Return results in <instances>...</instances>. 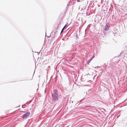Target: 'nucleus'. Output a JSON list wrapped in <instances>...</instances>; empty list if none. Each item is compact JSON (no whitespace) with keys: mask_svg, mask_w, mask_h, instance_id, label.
<instances>
[{"mask_svg":"<svg viewBox=\"0 0 127 127\" xmlns=\"http://www.w3.org/2000/svg\"><path fill=\"white\" fill-rule=\"evenodd\" d=\"M30 112H28L26 113L23 115L22 116V118L23 119H26L28 118L30 115Z\"/></svg>","mask_w":127,"mask_h":127,"instance_id":"nucleus-1","label":"nucleus"},{"mask_svg":"<svg viewBox=\"0 0 127 127\" xmlns=\"http://www.w3.org/2000/svg\"><path fill=\"white\" fill-rule=\"evenodd\" d=\"M53 99V100L55 101L58 100L57 94L56 93L53 94L52 95Z\"/></svg>","mask_w":127,"mask_h":127,"instance_id":"nucleus-2","label":"nucleus"},{"mask_svg":"<svg viewBox=\"0 0 127 127\" xmlns=\"http://www.w3.org/2000/svg\"><path fill=\"white\" fill-rule=\"evenodd\" d=\"M66 25H65L64 27L63 28H64H64H65V27H66Z\"/></svg>","mask_w":127,"mask_h":127,"instance_id":"nucleus-6","label":"nucleus"},{"mask_svg":"<svg viewBox=\"0 0 127 127\" xmlns=\"http://www.w3.org/2000/svg\"><path fill=\"white\" fill-rule=\"evenodd\" d=\"M92 58L91 59H90L89 62H90V61L92 60Z\"/></svg>","mask_w":127,"mask_h":127,"instance_id":"nucleus-7","label":"nucleus"},{"mask_svg":"<svg viewBox=\"0 0 127 127\" xmlns=\"http://www.w3.org/2000/svg\"><path fill=\"white\" fill-rule=\"evenodd\" d=\"M54 92H55V93H56V94H57V93H58V92L56 90H54Z\"/></svg>","mask_w":127,"mask_h":127,"instance_id":"nucleus-4","label":"nucleus"},{"mask_svg":"<svg viewBox=\"0 0 127 127\" xmlns=\"http://www.w3.org/2000/svg\"><path fill=\"white\" fill-rule=\"evenodd\" d=\"M64 30V28H63L62 29L61 31V33L63 32V30Z\"/></svg>","mask_w":127,"mask_h":127,"instance_id":"nucleus-5","label":"nucleus"},{"mask_svg":"<svg viewBox=\"0 0 127 127\" xmlns=\"http://www.w3.org/2000/svg\"><path fill=\"white\" fill-rule=\"evenodd\" d=\"M109 29V27L108 26H106L105 28H104V30L106 31H107Z\"/></svg>","mask_w":127,"mask_h":127,"instance_id":"nucleus-3","label":"nucleus"}]
</instances>
